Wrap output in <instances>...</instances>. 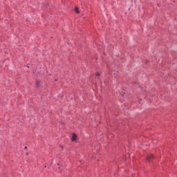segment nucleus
<instances>
[{
    "label": "nucleus",
    "instance_id": "5",
    "mask_svg": "<svg viewBox=\"0 0 177 177\" xmlns=\"http://www.w3.org/2000/svg\"><path fill=\"white\" fill-rule=\"evenodd\" d=\"M36 85H37V86H38V85H39V82H37Z\"/></svg>",
    "mask_w": 177,
    "mask_h": 177
},
{
    "label": "nucleus",
    "instance_id": "3",
    "mask_svg": "<svg viewBox=\"0 0 177 177\" xmlns=\"http://www.w3.org/2000/svg\"><path fill=\"white\" fill-rule=\"evenodd\" d=\"M99 77H100V73H95V78H99Z\"/></svg>",
    "mask_w": 177,
    "mask_h": 177
},
{
    "label": "nucleus",
    "instance_id": "4",
    "mask_svg": "<svg viewBox=\"0 0 177 177\" xmlns=\"http://www.w3.org/2000/svg\"><path fill=\"white\" fill-rule=\"evenodd\" d=\"M75 11L76 13H80V10H78V7H75Z\"/></svg>",
    "mask_w": 177,
    "mask_h": 177
},
{
    "label": "nucleus",
    "instance_id": "6",
    "mask_svg": "<svg viewBox=\"0 0 177 177\" xmlns=\"http://www.w3.org/2000/svg\"><path fill=\"white\" fill-rule=\"evenodd\" d=\"M117 73H118V72H114V75H115L116 74H117Z\"/></svg>",
    "mask_w": 177,
    "mask_h": 177
},
{
    "label": "nucleus",
    "instance_id": "1",
    "mask_svg": "<svg viewBox=\"0 0 177 177\" xmlns=\"http://www.w3.org/2000/svg\"><path fill=\"white\" fill-rule=\"evenodd\" d=\"M77 135H75V133H73L72 135V138H71L72 142H75V140H77Z\"/></svg>",
    "mask_w": 177,
    "mask_h": 177
},
{
    "label": "nucleus",
    "instance_id": "2",
    "mask_svg": "<svg viewBox=\"0 0 177 177\" xmlns=\"http://www.w3.org/2000/svg\"><path fill=\"white\" fill-rule=\"evenodd\" d=\"M151 160H153V155H149L147 157V160L149 162L151 161Z\"/></svg>",
    "mask_w": 177,
    "mask_h": 177
},
{
    "label": "nucleus",
    "instance_id": "7",
    "mask_svg": "<svg viewBox=\"0 0 177 177\" xmlns=\"http://www.w3.org/2000/svg\"><path fill=\"white\" fill-rule=\"evenodd\" d=\"M27 149V147H25V149Z\"/></svg>",
    "mask_w": 177,
    "mask_h": 177
},
{
    "label": "nucleus",
    "instance_id": "8",
    "mask_svg": "<svg viewBox=\"0 0 177 177\" xmlns=\"http://www.w3.org/2000/svg\"><path fill=\"white\" fill-rule=\"evenodd\" d=\"M26 154H27V156H28V153H27Z\"/></svg>",
    "mask_w": 177,
    "mask_h": 177
}]
</instances>
